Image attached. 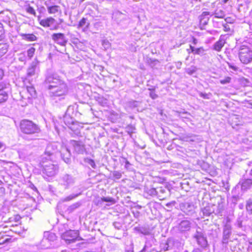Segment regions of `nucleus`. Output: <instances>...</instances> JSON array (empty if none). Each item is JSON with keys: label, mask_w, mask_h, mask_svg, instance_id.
<instances>
[{"label": "nucleus", "mask_w": 252, "mask_h": 252, "mask_svg": "<svg viewBox=\"0 0 252 252\" xmlns=\"http://www.w3.org/2000/svg\"><path fill=\"white\" fill-rule=\"evenodd\" d=\"M191 223L188 220L181 221L177 226L178 230L181 232L189 231L191 228Z\"/></svg>", "instance_id": "2eb2a0df"}, {"label": "nucleus", "mask_w": 252, "mask_h": 252, "mask_svg": "<svg viewBox=\"0 0 252 252\" xmlns=\"http://www.w3.org/2000/svg\"><path fill=\"white\" fill-rule=\"evenodd\" d=\"M61 155L64 161L68 163L70 161L71 153L70 151L66 147H62L60 151Z\"/></svg>", "instance_id": "dca6fc26"}, {"label": "nucleus", "mask_w": 252, "mask_h": 252, "mask_svg": "<svg viewBox=\"0 0 252 252\" xmlns=\"http://www.w3.org/2000/svg\"><path fill=\"white\" fill-rule=\"evenodd\" d=\"M238 56L243 63H251L252 61V48L245 45H241L239 48Z\"/></svg>", "instance_id": "7ed1b4c3"}, {"label": "nucleus", "mask_w": 252, "mask_h": 252, "mask_svg": "<svg viewBox=\"0 0 252 252\" xmlns=\"http://www.w3.org/2000/svg\"><path fill=\"white\" fill-rule=\"evenodd\" d=\"M59 143L54 142L47 145L44 154L41 157V159L44 160H53L55 155L58 152V147Z\"/></svg>", "instance_id": "39448f33"}, {"label": "nucleus", "mask_w": 252, "mask_h": 252, "mask_svg": "<svg viewBox=\"0 0 252 252\" xmlns=\"http://www.w3.org/2000/svg\"><path fill=\"white\" fill-rule=\"evenodd\" d=\"M192 252H202V251L199 249H195Z\"/></svg>", "instance_id": "4d7b16f0"}, {"label": "nucleus", "mask_w": 252, "mask_h": 252, "mask_svg": "<svg viewBox=\"0 0 252 252\" xmlns=\"http://www.w3.org/2000/svg\"><path fill=\"white\" fill-rule=\"evenodd\" d=\"M4 33V29L3 28L2 24L0 23V33L3 34Z\"/></svg>", "instance_id": "603ef678"}, {"label": "nucleus", "mask_w": 252, "mask_h": 252, "mask_svg": "<svg viewBox=\"0 0 252 252\" xmlns=\"http://www.w3.org/2000/svg\"><path fill=\"white\" fill-rule=\"evenodd\" d=\"M114 226L117 229H120L122 227V225L121 223L118 222H115L113 223Z\"/></svg>", "instance_id": "de8ad7c7"}, {"label": "nucleus", "mask_w": 252, "mask_h": 252, "mask_svg": "<svg viewBox=\"0 0 252 252\" xmlns=\"http://www.w3.org/2000/svg\"><path fill=\"white\" fill-rule=\"evenodd\" d=\"M8 47L6 43L0 42V58L7 52Z\"/></svg>", "instance_id": "cd10ccee"}, {"label": "nucleus", "mask_w": 252, "mask_h": 252, "mask_svg": "<svg viewBox=\"0 0 252 252\" xmlns=\"http://www.w3.org/2000/svg\"><path fill=\"white\" fill-rule=\"evenodd\" d=\"M225 35H220L219 40L214 45V49L217 51H220L225 43Z\"/></svg>", "instance_id": "f3484780"}, {"label": "nucleus", "mask_w": 252, "mask_h": 252, "mask_svg": "<svg viewBox=\"0 0 252 252\" xmlns=\"http://www.w3.org/2000/svg\"><path fill=\"white\" fill-rule=\"evenodd\" d=\"M56 240V235L52 232L46 231L44 233L43 239L41 241L42 245L45 248H48L50 247V244L47 245V246L44 245V243H46V242H53Z\"/></svg>", "instance_id": "9b49d317"}, {"label": "nucleus", "mask_w": 252, "mask_h": 252, "mask_svg": "<svg viewBox=\"0 0 252 252\" xmlns=\"http://www.w3.org/2000/svg\"><path fill=\"white\" fill-rule=\"evenodd\" d=\"M189 47L191 49V52L195 55H198L200 56H203L204 55L205 50L203 47H200L198 48H195L194 47L190 45Z\"/></svg>", "instance_id": "5701e85b"}, {"label": "nucleus", "mask_w": 252, "mask_h": 252, "mask_svg": "<svg viewBox=\"0 0 252 252\" xmlns=\"http://www.w3.org/2000/svg\"><path fill=\"white\" fill-rule=\"evenodd\" d=\"M58 29V26H55V27H54L53 28H51V30H56Z\"/></svg>", "instance_id": "13d9d810"}, {"label": "nucleus", "mask_w": 252, "mask_h": 252, "mask_svg": "<svg viewBox=\"0 0 252 252\" xmlns=\"http://www.w3.org/2000/svg\"><path fill=\"white\" fill-rule=\"evenodd\" d=\"M20 126L22 132L25 134H32L38 133L40 131L38 126L29 120H22L20 123Z\"/></svg>", "instance_id": "20e7f679"}, {"label": "nucleus", "mask_w": 252, "mask_h": 252, "mask_svg": "<svg viewBox=\"0 0 252 252\" xmlns=\"http://www.w3.org/2000/svg\"><path fill=\"white\" fill-rule=\"evenodd\" d=\"M231 78L230 77H227L225 78L224 79H222L220 80V83L221 84H225L230 82Z\"/></svg>", "instance_id": "79ce46f5"}, {"label": "nucleus", "mask_w": 252, "mask_h": 252, "mask_svg": "<svg viewBox=\"0 0 252 252\" xmlns=\"http://www.w3.org/2000/svg\"><path fill=\"white\" fill-rule=\"evenodd\" d=\"M3 143L0 142V149H1L3 147Z\"/></svg>", "instance_id": "0e129e2a"}, {"label": "nucleus", "mask_w": 252, "mask_h": 252, "mask_svg": "<svg viewBox=\"0 0 252 252\" xmlns=\"http://www.w3.org/2000/svg\"><path fill=\"white\" fill-rule=\"evenodd\" d=\"M197 70L196 67L194 66H191L186 69V72L189 75H191L194 73Z\"/></svg>", "instance_id": "2f4dec72"}, {"label": "nucleus", "mask_w": 252, "mask_h": 252, "mask_svg": "<svg viewBox=\"0 0 252 252\" xmlns=\"http://www.w3.org/2000/svg\"><path fill=\"white\" fill-rule=\"evenodd\" d=\"M46 81L49 84L48 89L52 99L61 100L64 99L68 93V87L64 81L53 76H49Z\"/></svg>", "instance_id": "f257e3e1"}, {"label": "nucleus", "mask_w": 252, "mask_h": 252, "mask_svg": "<svg viewBox=\"0 0 252 252\" xmlns=\"http://www.w3.org/2000/svg\"><path fill=\"white\" fill-rule=\"evenodd\" d=\"M20 35L22 39L28 41H34L37 40L36 36L33 34L21 33Z\"/></svg>", "instance_id": "4be33fe9"}, {"label": "nucleus", "mask_w": 252, "mask_h": 252, "mask_svg": "<svg viewBox=\"0 0 252 252\" xmlns=\"http://www.w3.org/2000/svg\"><path fill=\"white\" fill-rule=\"evenodd\" d=\"M106 100L104 99V100H103L102 101V104H106Z\"/></svg>", "instance_id": "69168bd1"}, {"label": "nucleus", "mask_w": 252, "mask_h": 252, "mask_svg": "<svg viewBox=\"0 0 252 252\" xmlns=\"http://www.w3.org/2000/svg\"><path fill=\"white\" fill-rule=\"evenodd\" d=\"M194 238L196 239L198 244L201 247H205L207 245L206 238L204 237L201 231L196 230Z\"/></svg>", "instance_id": "f8f14e48"}, {"label": "nucleus", "mask_w": 252, "mask_h": 252, "mask_svg": "<svg viewBox=\"0 0 252 252\" xmlns=\"http://www.w3.org/2000/svg\"><path fill=\"white\" fill-rule=\"evenodd\" d=\"M82 205L81 201H78L73 203V204L69 206L67 208V211L69 213H72L75 210L78 208Z\"/></svg>", "instance_id": "a878e982"}, {"label": "nucleus", "mask_w": 252, "mask_h": 252, "mask_svg": "<svg viewBox=\"0 0 252 252\" xmlns=\"http://www.w3.org/2000/svg\"><path fill=\"white\" fill-rule=\"evenodd\" d=\"M193 43L194 44H196L197 43V40L195 38H193Z\"/></svg>", "instance_id": "052dcab7"}, {"label": "nucleus", "mask_w": 252, "mask_h": 252, "mask_svg": "<svg viewBox=\"0 0 252 252\" xmlns=\"http://www.w3.org/2000/svg\"><path fill=\"white\" fill-rule=\"evenodd\" d=\"M158 191H160V192H163V191H164V190H163V189H162L161 188H159V189H158Z\"/></svg>", "instance_id": "680f3d73"}, {"label": "nucleus", "mask_w": 252, "mask_h": 252, "mask_svg": "<svg viewBox=\"0 0 252 252\" xmlns=\"http://www.w3.org/2000/svg\"><path fill=\"white\" fill-rule=\"evenodd\" d=\"M90 23L87 22V19L85 18H83L79 23L78 28H81L84 31L87 30Z\"/></svg>", "instance_id": "412c9836"}, {"label": "nucleus", "mask_w": 252, "mask_h": 252, "mask_svg": "<svg viewBox=\"0 0 252 252\" xmlns=\"http://www.w3.org/2000/svg\"><path fill=\"white\" fill-rule=\"evenodd\" d=\"M223 31L226 32H229L230 31V28L229 25H228L226 24L223 25Z\"/></svg>", "instance_id": "8fccbe9b"}, {"label": "nucleus", "mask_w": 252, "mask_h": 252, "mask_svg": "<svg viewBox=\"0 0 252 252\" xmlns=\"http://www.w3.org/2000/svg\"><path fill=\"white\" fill-rule=\"evenodd\" d=\"M187 51L188 52V54H189L190 53H192V52H191V49H190H190H187Z\"/></svg>", "instance_id": "bf43d9fd"}, {"label": "nucleus", "mask_w": 252, "mask_h": 252, "mask_svg": "<svg viewBox=\"0 0 252 252\" xmlns=\"http://www.w3.org/2000/svg\"><path fill=\"white\" fill-rule=\"evenodd\" d=\"M79 233L76 230L66 231L62 235V238L67 244L74 242L78 237Z\"/></svg>", "instance_id": "0eeeda50"}, {"label": "nucleus", "mask_w": 252, "mask_h": 252, "mask_svg": "<svg viewBox=\"0 0 252 252\" xmlns=\"http://www.w3.org/2000/svg\"><path fill=\"white\" fill-rule=\"evenodd\" d=\"M246 209L249 215H252V198H249L246 201Z\"/></svg>", "instance_id": "bb28decb"}, {"label": "nucleus", "mask_w": 252, "mask_h": 252, "mask_svg": "<svg viewBox=\"0 0 252 252\" xmlns=\"http://www.w3.org/2000/svg\"><path fill=\"white\" fill-rule=\"evenodd\" d=\"M27 89L28 92L29 93L32 97H33L35 95L36 91L32 86L27 87Z\"/></svg>", "instance_id": "e433bc0d"}, {"label": "nucleus", "mask_w": 252, "mask_h": 252, "mask_svg": "<svg viewBox=\"0 0 252 252\" xmlns=\"http://www.w3.org/2000/svg\"><path fill=\"white\" fill-rule=\"evenodd\" d=\"M35 49L33 47H31L27 51L28 56L30 59H31L34 54Z\"/></svg>", "instance_id": "4c0bfd02"}, {"label": "nucleus", "mask_w": 252, "mask_h": 252, "mask_svg": "<svg viewBox=\"0 0 252 252\" xmlns=\"http://www.w3.org/2000/svg\"><path fill=\"white\" fill-rule=\"evenodd\" d=\"M27 11L30 14H31L33 15H36V12L34 9V8L31 6H29L27 9Z\"/></svg>", "instance_id": "37998d69"}, {"label": "nucleus", "mask_w": 252, "mask_h": 252, "mask_svg": "<svg viewBox=\"0 0 252 252\" xmlns=\"http://www.w3.org/2000/svg\"><path fill=\"white\" fill-rule=\"evenodd\" d=\"M251 175H252V170H251Z\"/></svg>", "instance_id": "774afa93"}, {"label": "nucleus", "mask_w": 252, "mask_h": 252, "mask_svg": "<svg viewBox=\"0 0 252 252\" xmlns=\"http://www.w3.org/2000/svg\"><path fill=\"white\" fill-rule=\"evenodd\" d=\"M146 191L151 196H156L158 193V191L155 188L148 189Z\"/></svg>", "instance_id": "c9c22d12"}, {"label": "nucleus", "mask_w": 252, "mask_h": 252, "mask_svg": "<svg viewBox=\"0 0 252 252\" xmlns=\"http://www.w3.org/2000/svg\"><path fill=\"white\" fill-rule=\"evenodd\" d=\"M228 64V66H229V68H231L232 69H233L234 71L237 70L238 67L237 66H236L232 64L229 63Z\"/></svg>", "instance_id": "3c124183"}, {"label": "nucleus", "mask_w": 252, "mask_h": 252, "mask_svg": "<svg viewBox=\"0 0 252 252\" xmlns=\"http://www.w3.org/2000/svg\"><path fill=\"white\" fill-rule=\"evenodd\" d=\"M3 76V71L2 69L0 68V80L2 79Z\"/></svg>", "instance_id": "5fc2aeb1"}, {"label": "nucleus", "mask_w": 252, "mask_h": 252, "mask_svg": "<svg viewBox=\"0 0 252 252\" xmlns=\"http://www.w3.org/2000/svg\"><path fill=\"white\" fill-rule=\"evenodd\" d=\"M75 183V179L69 174L64 175L60 179V184L64 187L65 189H68L73 186Z\"/></svg>", "instance_id": "6e6552de"}, {"label": "nucleus", "mask_w": 252, "mask_h": 252, "mask_svg": "<svg viewBox=\"0 0 252 252\" xmlns=\"http://www.w3.org/2000/svg\"><path fill=\"white\" fill-rule=\"evenodd\" d=\"M101 200L102 201L110 202L111 204H114L115 203V200L114 198L109 197H103L101 198Z\"/></svg>", "instance_id": "f704fd0d"}, {"label": "nucleus", "mask_w": 252, "mask_h": 252, "mask_svg": "<svg viewBox=\"0 0 252 252\" xmlns=\"http://www.w3.org/2000/svg\"><path fill=\"white\" fill-rule=\"evenodd\" d=\"M55 19L51 17L39 21L40 25L44 27H50L54 24Z\"/></svg>", "instance_id": "6ab92c4d"}, {"label": "nucleus", "mask_w": 252, "mask_h": 252, "mask_svg": "<svg viewBox=\"0 0 252 252\" xmlns=\"http://www.w3.org/2000/svg\"><path fill=\"white\" fill-rule=\"evenodd\" d=\"M252 184V181L251 179H247L244 181L242 184V189H246L250 188Z\"/></svg>", "instance_id": "c85d7f7f"}, {"label": "nucleus", "mask_w": 252, "mask_h": 252, "mask_svg": "<svg viewBox=\"0 0 252 252\" xmlns=\"http://www.w3.org/2000/svg\"><path fill=\"white\" fill-rule=\"evenodd\" d=\"M127 128H128V132H131V133L133 132V128L132 126L128 127Z\"/></svg>", "instance_id": "6e6d98bb"}, {"label": "nucleus", "mask_w": 252, "mask_h": 252, "mask_svg": "<svg viewBox=\"0 0 252 252\" xmlns=\"http://www.w3.org/2000/svg\"><path fill=\"white\" fill-rule=\"evenodd\" d=\"M113 177L116 179H119L122 177L121 173L119 171H114L113 173Z\"/></svg>", "instance_id": "c03bdc74"}, {"label": "nucleus", "mask_w": 252, "mask_h": 252, "mask_svg": "<svg viewBox=\"0 0 252 252\" xmlns=\"http://www.w3.org/2000/svg\"><path fill=\"white\" fill-rule=\"evenodd\" d=\"M115 16L117 19V21L118 23H120L121 20H119L118 19H124L126 18V15L120 12H117L115 13Z\"/></svg>", "instance_id": "473e14b6"}, {"label": "nucleus", "mask_w": 252, "mask_h": 252, "mask_svg": "<svg viewBox=\"0 0 252 252\" xmlns=\"http://www.w3.org/2000/svg\"><path fill=\"white\" fill-rule=\"evenodd\" d=\"M211 15H215L217 18H223L225 16L224 11L220 9H217L214 12H212Z\"/></svg>", "instance_id": "393cba45"}, {"label": "nucleus", "mask_w": 252, "mask_h": 252, "mask_svg": "<svg viewBox=\"0 0 252 252\" xmlns=\"http://www.w3.org/2000/svg\"><path fill=\"white\" fill-rule=\"evenodd\" d=\"M80 194H81L80 193H77V194H70V195H68V196L64 198L63 199V202L70 201V200H71L76 198L77 197H78Z\"/></svg>", "instance_id": "7c9ffc66"}, {"label": "nucleus", "mask_w": 252, "mask_h": 252, "mask_svg": "<svg viewBox=\"0 0 252 252\" xmlns=\"http://www.w3.org/2000/svg\"><path fill=\"white\" fill-rule=\"evenodd\" d=\"M19 61L25 63L26 61V58L25 55L24 54H21L19 55V57L18 58Z\"/></svg>", "instance_id": "a18cd8bd"}, {"label": "nucleus", "mask_w": 252, "mask_h": 252, "mask_svg": "<svg viewBox=\"0 0 252 252\" xmlns=\"http://www.w3.org/2000/svg\"><path fill=\"white\" fill-rule=\"evenodd\" d=\"M5 87V84L0 83V91H4L3 89Z\"/></svg>", "instance_id": "864d4df0"}, {"label": "nucleus", "mask_w": 252, "mask_h": 252, "mask_svg": "<svg viewBox=\"0 0 252 252\" xmlns=\"http://www.w3.org/2000/svg\"><path fill=\"white\" fill-rule=\"evenodd\" d=\"M102 45L105 50L110 48L111 47V43L108 40H103Z\"/></svg>", "instance_id": "58836bf2"}, {"label": "nucleus", "mask_w": 252, "mask_h": 252, "mask_svg": "<svg viewBox=\"0 0 252 252\" xmlns=\"http://www.w3.org/2000/svg\"><path fill=\"white\" fill-rule=\"evenodd\" d=\"M40 164L42 168L43 174L47 176L52 177L57 173L58 167L54 163L53 160H44L41 159Z\"/></svg>", "instance_id": "f03ea898"}, {"label": "nucleus", "mask_w": 252, "mask_h": 252, "mask_svg": "<svg viewBox=\"0 0 252 252\" xmlns=\"http://www.w3.org/2000/svg\"><path fill=\"white\" fill-rule=\"evenodd\" d=\"M4 37V33L1 34L0 33V40Z\"/></svg>", "instance_id": "e2e57ef3"}, {"label": "nucleus", "mask_w": 252, "mask_h": 252, "mask_svg": "<svg viewBox=\"0 0 252 252\" xmlns=\"http://www.w3.org/2000/svg\"><path fill=\"white\" fill-rule=\"evenodd\" d=\"M215 206V205H209L203 208L201 211L203 216L208 217L211 214L215 213L214 209L213 208V207Z\"/></svg>", "instance_id": "aec40b11"}, {"label": "nucleus", "mask_w": 252, "mask_h": 252, "mask_svg": "<svg viewBox=\"0 0 252 252\" xmlns=\"http://www.w3.org/2000/svg\"><path fill=\"white\" fill-rule=\"evenodd\" d=\"M150 96L153 99H156L158 97V95L155 93L154 91L151 90V92L150 93Z\"/></svg>", "instance_id": "09e8293b"}, {"label": "nucleus", "mask_w": 252, "mask_h": 252, "mask_svg": "<svg viewBox=\"0 0 252 252\" xmlns=\"http://www.w3.org/2000/svg\"><path fill=\"white\" fill-rule=\"evenodd\" d=\"M51 38L54 42L61 46H65L67 43L65 35L62 33H54L51 35Z\"/></svg>", "instance_id": "9d476101"}, {"label": "nucleus", "mask_w": 252, "mask_h": 252, "mask_svg": "<svg viewBox=\"0 0 252 252\" xmlns=\"http://www.w3.org/2000/svg\"><path fill=\"white\" fill-rule=\"evenodd\" d=\"M39 71V62L35 59L30 64L27 69L25 79L30 80L32 77L37 75Z\"/></svg>", "instance_id": "423d86ee"}, {"label": "nucleus", "mask_w": 252, "mask_h": 252, "mask_svg": "<svg viewBox=\"0 0 252 252\" xmlns=\"http://www.w3.org/2000/svg\"><path fill=\"white\" fill-rule=\"evenodd\" d=\"M231 226L228 220L224 225L223 230L222 243L227 244L228 240L231 234Z\"/></svg>", "instance_id": "ddd939ff"}, {"label": "nucleus", "mask_w": 252, "mask_h": 252, "mask_svg": "<svg viewBox=\"0 0 252 252\" xmlns=\"http://www.w3.org/2000/svg\"><path fill=\"white\" fill-rule=\"evenodd\" d=\"M159 62L158 60H156V59H150L149 60V63L151 64V65H156L157 63H158Z\"/></svg>", "instance_id": "49530a36"}, {"label": "nucleus", "mask_w": 252, "mask_h": 252, "mask_svg": "<svg viewBox=\"0 0 252 252\" xmlns=\"http://www.w3.org/2000/svg\"><path fill=\"white\" fill-rule=\"evenodd\" d=\"M199 95L201 97L204 98V99H210V96L212 95L211 94H206V93H203L202 92L199 93Z\"/></svg>", "instance_id": "a19ab883"}, {"label": "nucleus", "mask_w": 252, "mask_h": 252, "mask_svg": "<svg viewBox=\"0 0 252 252\" xmlns=\"http://www.w3.org/2000/svg\"><path fill=\"white\" fill-rule=\"evenodd\" d=\"M84 161L86 163L89 164L92 168H95L96 165L94 160L89 158H86L84 159Z\"/></svg>", "instance_id": "72a5a7b5"}, {"label": "nucleus", "mask_w": 252, "mask_h": 252, "mask_svg": "<svg viewBox=\"0 0 252 252\" xmlns=\"http://www.w3.org/2000/svg\"><path fill=\"white\" fill-rule=\"evenodd\" d=\"M45 5L47 7L48 12L49 14H56L59 11H61L60 6L58 5H51L49 3V1L45 2Z\"/></svg>", "instance_id": "a211bd4d"}, {"label": "nucleus", "mask_w": 252, "mask_h": 252, "mask_svg": "<svg viewBox=\"0 0 252 252\" xmlns=\"http://www.w3.org/2000/svg\"><path fill=\"white\" fill-rule=\"evenodd\" d=\"M70 144L74 148V151L80 154H83L85 152V146L81 141H76L72 140L70 142Z\"/></svg>", "instance_id": "1a4fd4ad"}, {"label": "nucleus", "mask_w": 252, "mask_h": 252, "mask_svg": "<svg viewBox=\"0 0 252 252\" xmlns=\"http://www.w3.org/2000/svg\"><path fill=\"white\" fill-rule=\"evenodd\" d=\"M228 0H223L224 3H226Z\"/></svg>", "instance_id": "338daca9"}, {"label": "nucleus", "mask_w": 252, "mask_h": 252, "mask_svg": "<svg viewBox=\"0 0 252 252\" xmlns=\"http://www.w3.org/2000/svg\"><path fill=\"white\" fill-rule=\"evenodd\" d=\"M212 12L205 11L203 12L200 16V22L203 23V24H206L209 21V18L208 16L211 15Z\"/></svg>", "instance_id": "b1692460"}, {"label": "nucleus", "mask_w": 252, "mask_h": 252, "mask_svg": "<svg viewBox=\"0 0 252 252\" xmlns=\"http://www.w3.org/2000/svg\"><path fill=\"white\" fill-rule=\"evenodd\" d=\"M7 98V94L4 91H0V103L5 102Z\"/></svg>", "instance_id": "c756f323"}, {"label": "nucleus", "mask_w": 252, "mask_h": 252, "mask_svg": "<svg viewBox=\"0 0 252 252\" xmlns=\"http://www.w3.org/2000/svg\"><path fill=\"white\" fill-rule=\"evenodd\" d=\"M187 115H190V114L187 112L178 113V116L182 119H189Z\"/></svg>", "instance_id": "ea45409f"}, {"label": "nucleus", "mask_w": 252, "mask_h": 252, "mask_svg": "<svg viewBox=\"0 0 252 252\" xmlns=\"http://www.w3.org/2000/svg\"><path fill=\"white\" fill-rule=\"evenodd\" d=\"M181 210L187 215H190L194 212V206L189 202H184L180 204Z\"/></svg>", "instance_id": "4468645a"}]
</instances>
